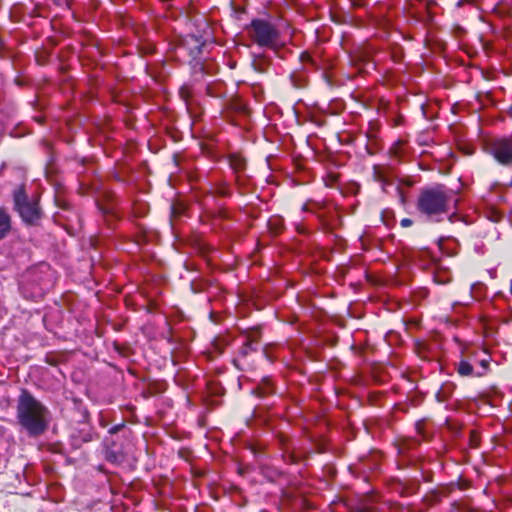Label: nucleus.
Segmentation results:
<instances>
[{
  "label": "nucleus",
  "instance_id": "6e6552de",
  "mask_svg": "<svg viewBox=\"0 0 512 512\" xmlns=\"http://www.w3.org/2000/svg\"><path fill=\"white\" fill-rule=\"evenodd\" d=\"M474 369H473V365L472 363L470 362V360H467V359H461L459 361V363H457V372L461 375V376H472L474 375ZM483 373H476L475 376H481Z\"/></svg>",
  "mask_w": 512,
  "mask_h": 512
},
{
  "label": "nucleus",
  "instance_id": "423d86ee",
  "mask_svg": "<svg viewBox=\"0 0 512 512\" xmlns=\"http://www.w3.org/2000/svg\"><path fill=\"white\" fill-rule=\"evenodd\" d=\"M12 230V219L8 210L0 207V241L6 238Z\"/></svg>",
  "mask_w": 512,
  "mask_h": 512
},
{
  "label": "nucleus",
  "instance_id": "ddd939ff",
  "mask_svg": "<svg viewBox=\"0 0 512 512\" xmlns=\"http://www.w3.org/2000/svg\"><path fill=\"white\" fill-rule=\"evenodd\" d=\"M454 217H455V214H454V213H453V214H451V215H449V220H450V221H453V218H454Z\"/></svg>",
  "mask_w": 512,
  "mask_h": 512
},
{
  "label": "nucleus",
  "instance_id": "f257e3e1",
  "mask_svg": "<svg viewBox=\"0 0 512 512\" xmlns=\"http://www.w3.org/2000/svg\"><path fill=\"white\" fill-rule=\"evenodd\" d=\"M47 408L29 392L23 391L18 399L17 418L30 436L44 433L48 426Z\"/></svg>",
  "mask_w": 512,
  "mask_h": 512
},
{
  "label": "nucleus",
  "instance_id": "39448f33",
  "mask_svg": "<svg viewBox=\"0 0 512 512\" xmlns=\"http://www.w3.org/2000/svg\"><path fill=\"white\" fill-rule=\"evenodd\" d=\"M488 154L503 166H512V139L496 138L486 144Z\"/></svg>",
  "mask_w": 512,
  "mask_h": 512
},
{
  "label": "nucleus",
  "instance_id": "20e7f679",
  "mask_svg": "<svg viewBox=\"0 0 512 512\" xmlns=\"http://www.w3.org/2000/svg\"><path fill=\"white\" fill-rule=\"evenodd\" d=\"M14 203L15 209L25 223L35 224L40 219L41 214L37 202L29 201L23 189L14 192Z\"/></svg>",
  "mask_w": 512,
  "mask_h": 512
},
{
  "label": "nucleus",
  "instance_id": "f03ea898",
  "mask_svg": "<svg viewBox=\"0 0 512 512\" xmlns=\"http://www.w3.org/2000/svg\"><path fill=\"white\" fill-rule=\"evenodd\" d=\"M452 202H456L442 186L423 190L417 201L418 211L433 221H440L448 214Z\"/></svg>",
  "mask_w": 512,
  "mask_h": 512
},
{
  "label": "nucleus",
  "instance_id": "0eeeda50",
  "mask_svg": "<svg viewBox=\"0 0 512 512\" xmlns=\"http://www.w3.org/2000/svg\"><path fill=\"white\" fill-rule=\"evenodd\" d=\"M184 45L190 50V54L195 56L201 52L203 42L193 35H189L184 39Z\"/></svg>",
  "mask_w": 512,
  "mask_h": 512
},
{
  "label": "nucleus",
  "instance_id": "9b49d317",
  "mask_svg": "<svg viewBox=\"0 0 512 512\" xmlns=\"http://www.w3.org/2000/svg\"><path fill=\"white\" fill-rule=\"evenodd\" d=\"M479 364L481 365V367L483 368V370H487L488 366H489V360L488 359H481L479 361Z\"/></svg>",
  "mask_w": 512,
  "mask_h": 512
},
{
  "label": "nucleus",
  "instance_id": "1a4fd4ad",
  "mask_svg": "<svg viewBox=\"0 0 512 512\" xmlns=\"http://www.w3.org/2000/svg\"><path fill=\"white\" fill-rule=\"evenodd\" d=\"M229 163L231 168L235 172H240L245 169L246 161L245 159L240 155H231L229 158Z\"/></svg>",
  "mask_w": 512,
  "mask_h": 512
},
{
  "label": "nucleus",
  "instance_id": "9d476101",
  "mask_svg": "<svg viewBox=\"0 0 512 512\" xmlns=\"http://www.w3.org/2000/svg\"><path fill=\"white\" fill-rule=\"evenodd\" d=\"M373 178L376 181L381 182L383 184V186L386 184V176L384 174L383 168L380 167V166H374V168H373Z\"/></svg>",
  "mask_w": 512,
  "mask_h": 512
},
{
  "label": "nucleus",
  "instance_id": "7ed1b4c3",
  "mask_svg": "<svg viewBox=\"0 0 512 512\" xmlns=\"http://www.w3.org/2000/svg\"><path fill=\"white\" fill-rule=\"evenodd\" d=\"M250 35L259 46L277 50L279 31L270 22L261 19L253 20L250 24Z\"/></svg>",
  "mask_w": 512,
  "mask_h": 512
},
{
  "label": "nucleus",
  "instance_id": "f8f14e48",
  "mask_svg": "<svg viewBox=\"0 0 512 512\" xmlns=\"http://www.w3.org/2000/svg\"><path fill=\"white\" fill-rule=\"evenodd\" d=\"M401 225H402L403 227H408V226L412 225V220H410V219H408V218H404V219H402V221H401Z\"/></svg>",
  "mask_w": 512,
  "mask_h": 512
}]
</instances>
